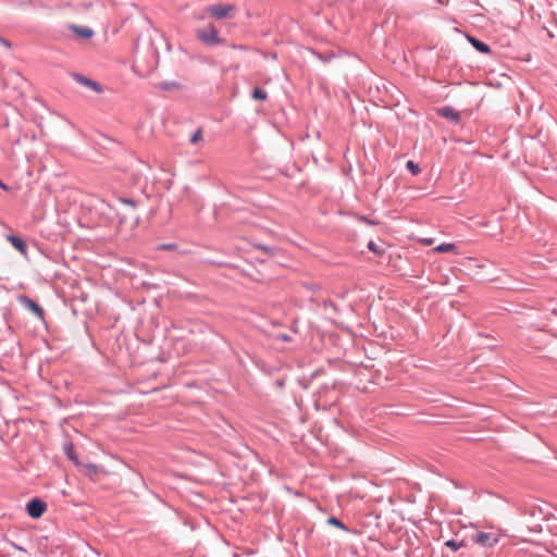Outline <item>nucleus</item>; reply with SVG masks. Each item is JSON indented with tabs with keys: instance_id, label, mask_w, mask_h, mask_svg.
I'll return each mask as SVG.
<instances>
[{
	"instance_id": "21",
	"label": "nucleus",
	"mask_w": 557,
	"mask_h": 557,
	"mask_svg": "<svg viewBox=\"0 0 557 557\" xmlns=\"http://www.w3.org/2000/svg\"><path fill=\"white\" fill-rule=\"evenodd\" d=\"M70 459H74V454H69Z\"/></svg>"
},
{
	"instance_id": "7",
	"label": "nucleus",
	"mask_w": 557,
	"mask_h": 557,
	"mask_svg": "<svg viewBox=\"0 0 557 557\" xmlns=\"http://www.w3.org/2000/svg\"><path fill=\"white\" fill-rule=\"evenodd\" d=\"M438 113H440V115H442L443 117H445L451 122L458 123L460 121L459 112H457L455 109H453L450 107L441 108L438 110Z\"/></svg>"
},
{
	"instance_id": "6",
	"label": "nucleus",
	"mask_w": 557,
	"mask_h": 557,
	"mask_svg": "<svg viewBox=\"0 0 557 557\" xmlns=\"http://www.w3.org/2000/svg\"><path fill=\"white\" fill-rule=\"evenodd\" d=\"M69 29L72 30L78 38L84 40H88L94 37V30L87 26L71 24L69 25Z\"/></svg>"
},
{
	"instance_id": "13",
	"label": "nucleus",
	"mask_w": 557,
	"mask_h": 557,
	"mask_svg": "<svg viewBox=\"0 0 557 557\" xmlns=\"http://www.w3.org/2000/svg\"><path fill=\"white\" fill-rule=\"evenodd\" d=\"M202 139H203V132H202V129H201V128H198V129L193 134V136L190 137V143H191L193 145H196V144H198V143L202 141Z\"/></svg>"
},
{
	"instance_id": "8",
	"label": "nucleus",
	"mask_w": 557,
	"mask_h": 557,
	"mask_svg": "<svg viewBox=\"0 0 557 557\" xmlns=\"http://www.w3.org/2000/svg\"><path fill=\"white\" fill-rule=\"evenodd\" d=\"M7 238L12 244V246L22 255L25 256L27 253V245L21 237L15 235H9Z\"/></svg>"
},
{
	"instance_id": "5",
	"label": "nucleus",
	"mask_w": 557,
	"mask_h": 557,
	"mask_svg": "<svg viewBox=\"0 0 557 557\" xmlns=\"http://www.w3.org/2000/svg\"><path fill=\"white\" fill-rule=\"evenodd\" d=\"M18 301L22 306H24L25 308L30 310L39 319H41V320L44 319V317H45L44 309L37 302H35L33 299L23 295V296L18 297Z\"/></svg>"
},
{
	"instance_id": "15",
	"label": "nucleus",
	"mask_w": 557,
	"mask_h": 557,
	"mask_svg": "<svg viewBox=\"0 0 557 557\" xmlns=\"http://www.w3.org/2000/svg\"><path fill=\"white\" fill-rule=\"evenodd\" d=\"M327 523L332 524V525H335V527H337L339 529L346 530L345 525L335 517H330L327 519Z\"/></svg>"
},
{
	"instance_id": "2",
	"label": "nucleus",
	"mask_w": 557,
	"mask_h": 557,
	"mask_svg": "<svg viewBox=\"0 0 557 557\" xmlns=\"http://www.w3.org/2000/svg\"><path fill=\"white\" fill-rule=\"evenodd\" d=\"M500 540L499 531H478L471 535V541L482 547H494Z\"/></svg>"
},
{
	"instance_id": "22",
	"label": "nucleus",
	"mask_w": 557,
	"mask_h": 557,
	"mask_svg": "<svg viewBox=\"0 0 557 557\" xmlns=\"http://www.w3.org/2000/svg\"><path fill=\"white\" fill-rule=\"evenodd\" d=\"M70 459H74V454H69Z\"/></svg>"
},
{
	"instance_id": "23",
	"label": "nucleus",
	"mask_w": 557,
	"mask_h": 557,
	"mask_svg": "<svg viewBox=\"0 0 557 557\" xmlns=\"http://www.w3.org/2000/svg\"><path fill=\"white\" fill-rule=\"evenodd\" d=\"M557 557V549L552 552Z\"/></svg>"
},
{
	"instance_id": "10",
	"label": "nucleus",
	"mask_w": 557,
	"mask_h": 557,
	"mask_svg": "<svg viewBox=\"0 0 557 557\" xmlns=\"http://www.w3.org/2000/svg\"><path fill=\"white\" fill-rule=\"evenodd\" d=\"M434 251L436 252H441V253H444V252H455L457 253V247L454 245V244H441L438 246H436L434 248Z\"/></svg>"
},
{
	"instance_id": "20",
	"label": "nucleus",
	"mask_w": 557,
	"mask_h": 557,
	"mask_svg": "<svg viewBox=\"0 0 557 557\" xmlns=\"http://www.w3.org/2000/svg\"><path fill=\"white\" fill-rule=\"evenodd\" d=\"M124 202L127 203V205L134 206V202L132 200L127 199V200H124Z\"/></svg>"
},
{
	"instance_id": "17",
	"label": "nucleus",
	"mask_w": 557,
	"mask_h": 557,
	"mask_svg": "<svg viewBox=\"0 0 557 557\" xmlns=\"http://www.w3.org/2000/svg\"><path fill=\"white\" fill-rule=\"evenodd\" d=\"M79 81H81L83 84H85V85H87V86H89V87H91V88H94V89H98V88H97V84H96L95 82L90 81L89 78H81Z\"/></svg>"
},
{
	"instance_id": "11",
	"label": "nucleus",
	"mask_w": 557,
	"mask_h": 557,
	"mask_svg": "<svg viewBox=\"0 0 557 557\" xmlns=\"http://www.w3.org/2000/svg\"><path fill=\"white\" fill-rule=\"evenodd\" d=\"M268 97V94L265 90H263L260 87H256L252 91V98L259 101H264Z\"/></svg>"
},
{
	"instance_id": "19",
	"label": "nucleus",
	"mask_w": 557,
	"mask_h": 557,
	"mask_svg": "<svg viewBox=\"0 0 557 557\" xmlns=\"http://www.w3.org/2000/svg\"><path fill=\"white\" fill-rule=\"evenodd\" d=\"M0 187H1L2 189H4V190H7V189H8V186H7L5 184H3L1 181H0Z\"/></svg>"
},
{
	"instance_id": "18",
	"label": "nucleus",
	"mask_w": 557,
	"mask_h": 557,
	"mask_svg": "<svg viewBox=\"0 0 557 557\" xmlns=\"http://www.w3.org/2000/svg\"><path fill=\"white\" fill-rule=\"evenodd\" d=\"M421 243L425 246H431L434 243L433 238H423L421 239Z\"/></svg>"
},
{
	"instance_id": "1",
	"label": "nucleus",
	"mask_w": 557,
	"mask_h": 557,
	"mask_svg": "<svg viewBox=\"0 0 557 557\" xmlns=\"http://www.w3.org/2000/svg\"><path fill=\"white\" fill-rule=\"evenodd\" d=\"M196 36L206 46L212 47L225 44V40L219 36V32L213 24L196 29Z\"/></svg>"
},
{
	"instance_id": "16",
	"label": "nucleus",
	"mask_w": 557,
	"mask_h": 557,
	"mask_svg": "<svg viewBox=\"0 0 557 557\" xmlns=\"http://www.w3.org/2000/svg\"><path fill=\"white\" fill-rule=\"evenodd\" d=\"M368 248L373 251L374 253H382L383 250L374 243V242H370L368 244Z\"/></svg>"
},
{
	"instance_id": "3",
	"label": "nucleus",
	"mask_w": 557,
	"mask_h": 557,
	"mask_svg": "<svg viewBox=\"0 0 557 557\" xmlns=\"http://www.w3.org/2000/svg\"><path fill=\"white\" fill-rule=\"evenodd\" d=\"M235 11L234 4H212L205 9V13L208 14L211 17L221 20L225 18L232 15V13Z\"/></svg>"
},
{
	"instance_id": "9",
	"label": "nucleus",
	"mask_w": 557,
	"mask_h": 557,
	"mask_svg": "<svg viewBox=\"0 0 557 557\" xmlns=\"http://www.w3.org/2000/svg\"><path fill=\"white\" fill-rule=\"evenodd\" d=\"M469 40H470V42L472 44V46H473L478 51H480V52H482V53H487V52H490V47H488L485 42H483V41H481V40H479V39H475V38H473V37H469Z\"/></svg>"
},
{
	"instance_id": "12",
	"label": "nucleus",
	"mask_w": 557,
	"mask_h": 557,
	"mask_svg": "<svg viewBox=\"0 0 557 557\" xmlns=\"http://www.w3.org/2000/svg\"><path fill=\"white\" fill-rule=\"evenodd\" d=\"M445 546L451 550H458L459 548L466 546V543L465 541L457 542L456 540H448L445 542Z\"/></svg>"
},
{
	"instance_id": "14",
	"label": "nucleus",
	"mask_w": 557,
	"mask_h": 557,
	"mask_svg": "<svg viewBox=\"0 0 557 557\" xmlns=\"http://www.w3.org/2000/svg\"><path fill=\"white\" fill-rule=\"evenodd\" d=\"M406 166L413 175H418L421 171L419 165L411 160L407 161Z\"/></svg>"
},
{
	"instance_id": "4",
	"label": "nucleus",
	"mask_w": 557,
	"mask_h": 557,
	"mask_svg": "<svg viewBox=\"0 0 557 557\" xmlns=\"http://www.w3.org/2000/svg\"><path fill=\"white\" fill-rule=\"evenodd\" d=\"M45 510L46 504L39 498H34L27 504V513L32 518H40L44 515Z\"/></svg>"
}]
</instances>
